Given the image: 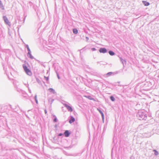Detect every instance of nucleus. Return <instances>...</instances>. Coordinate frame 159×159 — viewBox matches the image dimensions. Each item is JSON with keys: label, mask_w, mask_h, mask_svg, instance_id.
I'll return each instance as SVG.
<instances>
[{"label": "nucleus", "mask_w": 159, "mask_h": 159, "mask_svg": "<svg viewBox=\"0 0 159 159\" xmlns=\"http://www.w3.org/2000/svg\"><path fill=\"white\" fill-rule=\"evenodd\" d=\"M23 69L26 74L30 76L32 75V73L30 70L27 68L26 66L23 65Z\"/></svg>", "instance_id": "1"}, {"label": "nucleus", "mask_w": 159, "mask_h": 159, "mask_svg": "<svg viewBox=\"0 0 159 159\" xmlns=\"http://www.w3.org/2000/svg\"><path fill=\"white\" fill-rule=\"evenodd\" d=\"M99 51L101 53H106L107 52V50L106 49L104 48H101L99 50Z\"/></svg>", "instance_id": "2"}, {"label": "nucleus", "mask_w": 159, "mask_h": 159, "mask_svg": "<svg viewBox=\"0 0 159 159\" xmlns=\"http://www.w3.org/2000/svg\"><path fill=\"white\" fill-rule=\"evenodd\" d=\"M3 18L4 19V21L5 22V23L6 24H8V25H9L10 24V23L8 19L7 18V17L6 16H3Z\"/></svg>", "instance_id": "3"}, {"label": "nucleus", "mask_w": 159, "mask_h": 159, "mask_svg": "<svg viewBox=\"0 0 159 159\" xmlns=\"http://www.w3.org/2000/svg\"><path fill=\"white\" fill-rule=\"evenodd\" d=\"M69 111L72 112L73 111L72 108L70 106L66 105L65 106Z\"/></svg>", "instance_id": "4"}, {"label": "nucleus", "mask_w": 159, "mask_h": 159, "mask_svg": "<svg viewBox=\"0 0 159 159\" xmlns=\"http://www.w3.org/2000/svg\"><path fill=\"white\" fill-rule=\"evenodd\" d=\"M64 134L65 136L66 137H68L70 134L69 131L68 130H66L64 132Z\"/></svg>", "instance_id": "5"}, {"label": "nucleus", "mask_w": 159, "mask_h": 159, "mask_svg": "<svg viewBox=\"0 0 159 159\" xmlns=\"http://www.w3.org/2000/svg\"><path fill=\"white\" fill-rule=\"evenodd\" d=\"M75 121V119L74 118H73V117H71V118L70 120H69V123L70 124L72 123Z\"/></svg>", "instance_id": "6"}, {"label": "nucleus", "mask_w": 159, "mask_h": 159, "mask_svg": "<svg viewBox=\"0 0 159 159\" xmlns=\"http://www.w3.org/2000/svg\"><path fill=\"white\" fill-rule=\"evenodd\" d=\"M142 2L144 5L145 6H148L149 5V3L146 1H143Z\"/></svg>", "instance_id": "7"}, {"label": "nucleus", "mask_w": 159, "mask_h": 159, "mask_svg": "<svg viewBox=\"0 0 159 159\" xmlns=\"http://www.w3.org/2000/svg\"><path fill=\"white\" fill-rule=\"evenodd\" d=\"M97 110H98V111L100 112V113L102 115V118L103 119H104V116L103 112L100 110H99L98 109H97Z\"/></svg>", "instance_id": "8"}, {"label": "nucleus", "mask_w": 159, "mask_h": 159, "mask_svg": "<svg viewBox=\"0 0 159 159\" xmlns=\"http://www.w3.org/2000/svg\"><path fill=\"white\" fill-rule=\"evenodd\" d=\"M73 32L75 34H77V33L78 32V30L76 29H73Z\"/></svg>", "instance_id": "9"}, {"label": "nucleus", "mask_w": 159, "mask_h": 159, "mask_svg": "<svg viewBox=\"0 0 159 159\" xmlns=\"http://www.w3.org/2000/svg\"><path fill=\"white\" fill-rule=\"evenodd\" d=\"M48 90L50 92L53 93H55V90L52 88H50L48 89Z\"/></svg>", "instance_id": "10"}, {"label": "nucleus", "mask_w": 159, "mask_h": 159, "mask_svg": "<svg viewBox=\"0 0 159 159\" xmlns=\"http://www.w3.org/2000/svg\"><path fill=\"white\" fill-rule=\"evenodd\" d=\"M109 53L111 56H113L115 54L113 52L111 51L109 52Z\"/></svg>", "instance_id": "11"}, {"label": "nucleus", "mask_w": 159, "mask_h": 159, "mask_svg": "<svg viewBox=\"0 0 159 159\" xmlns=\"http://www.w3.org/2000/svg\"><path fill=\"white\" fill-rule=\"evenodd\" d=\"M85 97H86L87 98H89V99L90 100H94V98H91V97L90 96H88V97H86V96H85Z\"/></svg>", "instance_id": "12"}, {"label": "nucleus", "mask_w": 159, "mask_h": 159, "mask_svg": "<svg viewBox=\"0 0 159 159\" xmlns=\"http://www.w3.org/2000/svg\"><path fill=\"white\" fill-rule=\"evenodd\" d=\"M110 99L112 101H114L115 100L113 96H111L110 97Z\"/></svg>", "instance_id": "13"}, {"label": "nucleus", "mask_w": 159, "mask_h": 159, "mask_svg": "<svg viewBox=\"0 0 159 159\" xmlns=\"http://www.w3.org/2000/svg\"><path fill=\"white\" fill-rule=\"evenodd\" d=\"M153 151L155 152V154L157 155L158 154V152L155 150H153Z\"/></svg>", "instance_id": "14"}, {"label": "nucleus", "mask_w": 159, "mask_h": 159, "mask_svg": "<svg viewBox=\"0 0 159 159\" xmlns=\"http://www.w3.org/2000/svg\"><path fill=\"white\" fill-rule=\"evenodd\" d=\"M112 74V72H110L107 73V75L108 76H109V75H111Z\"/></svg>", "instance_id": "15"}, {"label": "nucleus", "mask_w": 159, "mask_h": 159, "mask_svg": "<svg viewBox=\"0 0 159 159\" xmlns=\"http://www.w3.org/2000/svg\"><path fill=\"white\" fill-rule=\"evenodd\" d=\"M53 121L54 122H56L57 121V119L56 118H55L54 120H53Z\"/></svg>", "instance_id": "16"}, {"label": "nucleus", "mask_w": 159, "mask_h": 159, "mask_svg": "<svg viewBox=\"0 0 159 159\" xmlns=\"http://www.w3.org/2000/svg\"><path fill=\"white\" fill-rule=\"evenodd\" d=\"M44 78L46 79V80H48V77H46L44 76Z\"/></svg>", "instance_id": "17"}, {"label": "nucleus", "mask_w": 159, "mask_h": 159, "mask_svg": "<svg viewBox=\"0 0 159 159\" xmlns=\"http://www.w3.org/2000/svg\"><path fill=\"white\" fill-rule=\"evenodd\" d=\"M92 49L93 51H95L96 50L95 48H93Z\"/></svg>", "instance_id": "18"}, {"label": "nucleus", "mask_w": 159, "mask_h": 159, "mask_svg": "<svg viewBox=\"0 0 159 159\" xmlns=\"http://www.w3.org/2000/svg\"><path fill=\"white\" fill-rule=\"evenodd\" d=\"M35 101L36 102V103L37 104H38V100H37H37H35Z\"/></svg>", "instance_id": "19"}, {"label": "nucleus", "mask_w": 159, "mask_h": 159, "mask_svg": "<svg viewBox=\"0 0 159 159\" xmlns=\"http://www.w3.org/2000/svg\"><path fill=\"white\" fill-rule=\"evenodd\" d=\"M35 100H37V96L36 95H35Z\"/></svg>", "instance_id": "20"}, {"label": "nucleus", "mask_w": 159, "mask_h": 159, "mask_svg": "<svg viewBox=\"0 0 159 159\" xmlns=\"http://www.w3.org/2000/svg\"><path fill=\"white\" fill-rule=\"evenodd\" d=\"M45 113L46 114H47V111H46V110H45Z\"/></svg>", "instance_id": "21"}, {"label": "nucleus", "mask_w": 159, "mask_h": 159, "mask_svg": "<svg viewBox=\"0 0 159 159\" xmlns=\"http://www.w3.org/2000/svg\"><path fill=\"white\" fill-rule=\"evenodd\" d=\"M27 49H28V50L29 51H30V49H29V47H27Z\"/></svg>", "instance_id": "22"}, {"label": "nucleus", "mask_w": 159, "mask_h": 159, "mask_svg": "<svg viewBox=\"0 0 159 159\" xmlns=\"http://www.w3.org/2000/svg\"><path fill=\"white\" fill-rule=\"evenodd\" d=\"M62 135V134H59V136H61Z\"/></svg>", "instance_id": "23"}]
</instances>
